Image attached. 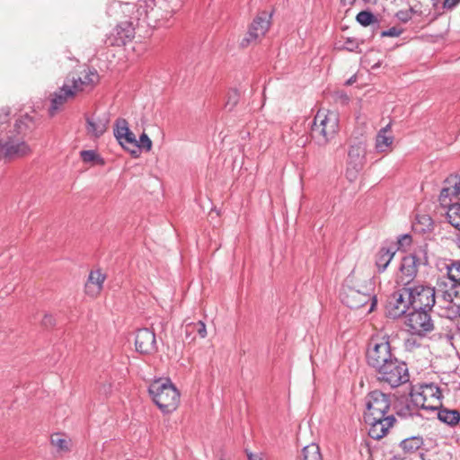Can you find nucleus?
I'll return each mask as SVG.
<instances>
[{"mask_svg": "<svg viewBox=\"0 0 460 460\" xmlns=\"http://www.w3.org/2000/svg\"><path fill=\"white\" fill-rule=\"evenodd\" d=\"M376 373L379 382L386 384L392 388L406 384L410 379L407 365L397 358L381 367Z\"/></svg>", "mask_w": 460, "mask_h": 460, "instance_id": "0eeeda50", "label": "nucleus"}, {"mask_svg": "<svg viewBox=\"0 0 460 460\" xmlns=\"http://www.w3.org/2000/svg\"><path fill=\"white\" fill-rule=\"evenodd\" d=\"M26 130L27 124L22 119H16L13 129L0 138V160L22 157L31 153L30 146L23 139Z\"/></svg>", "mask_w": 460, "mask_h": 460, "instance_id": "f03ea898", "label": "nucleus"}, {"mask_svg": "<svg viewBox=\"0 0 460 460\" xmlns=\"http://www.w3.org/2000/svg\"><path fill=\"white\" fill-rule=\"evenodd\" d=\"M85 120V128L87 134L96 138L104 134L110 123V118L108 114H103L102 116L87 117Z\"/></svg>", "mask_w": 460, "mask_h": 460, "instance_id": "412c9836", "label": "nucleus"}, {"mask_svg": "<svg viewBox=\"0 0 460 460\" xmlns=\"http://www.w3.org/2000/svg\"><path fill=\"white\" fill-rule=\"evenodd\" d=\"M405 293L413 309L430 310L436 303V291L424 284H412L405 288Z\"/></svg>", "mask_w": 460, "mask_h": 460, "instance_id": "9d476101", "label": "nucleus"}, {"mask_svg": "<svg viewBox=\"0 0 460 460\" xmlns=\"http://www.w3.org/2000/svg\"><path fill=\"white\" fill-rule=\"evenodd\" d=\"M335 48L341 50L356 51L358 48V42L354 38H347L342 44L341 42L336 43Z\"/></svg>", "mask_w": 460, "mask_h": 460, "instance_id": "f704fd0d", "label": "nucleus"}, {"mask_svg": "<svg viewBox=\"0 0 460 460\" xmlns=\"http://www.w3.org/2000/svg\"><path fill=\"white\" fill-rule=\"evenodd\" d=\"M271 13L267 12L260 13L250 25L246 37L241 42L243 48L247 47L250 43L257 41L262 38L269 31L270 26Z\"/></svg>", "mask_w": 460, "mask_h": 460, "instance_id": "f8f14e48", "label": "nucleus"}, {"mask_svg": "<svg viewBox=\"0 0 460 460\" xmlns=\"http://www.w3.org/2000/svg\"><path fill=\"white\" fill-rule=\"evenodd\" d=\"M343 287H351L358 291L373 294L374 283L369 275H365L362 271L353 270L344 279Z\"/></svg>", "mask_w": 460, "mask_h": 460, "instance_id": "f3484780", "label": "nucleus"}, {"mask_svg": "<svg viewBox=\"0 0 460 460\" xmlns=\"http://www.w3.org/2000/svg\"><path fill=\"white\" fill-rule=\"evenodd\" d=\"M395 17L400 22L406 23L411 19V11L400 10L395 13Z\"/></svg>", "mask_w": 460, "mask_h": 460, "instance_id": "37998d69", "label": "nucleus"}, {"mask_svg": "<svg viewBox=\"0 0 460 460\" xmlns=\"http://www.w3.org/2000/svg\"><path fill=\"white\" fill-rule=\"evenodd\" d=\"M8 116V113H4V119H6Z\"/></svg>", "mask_w": 460, "mask_h": 460, "instance_id": "13d9d810", "label": "nucleus"}, {"mask_svg": "<svg viewBox=\"0 0 460 460\" xmlns=\"http://www.w3.org/2000/svg\"><path fill=\"white\" fill-rule=\"evenodd\" d=\"M423 446V438L420 436H413L403 439L400 443V447L404 454L411 455Z\"/></svg>", "mask_w": 460, "mask_h": 460, "instance_id": "c85d7f7f", "label": "nucleus"}, {"mask_svg": "<svg viewBox=\"0 0 460 460\" xmlns=\"http://www.w3.org/2000/svg\"><path fill=\"white\" fill-rule=\"evenodd\" d=\"M122 9L124 13L131 14L130 21H133V22L146 20L149 13L154 11L152 2L149 4L146 0H138L135 4H125Z\"/></svg>", "mask_w": 460, "mask_h": 460, "instance_id": "6ab92c4d", "label": "nucleus"}, {"mask_svg": "<svg viewBox=\"0 0 460 460\" xmlns=\"http://www.w3.org/2000/svg\"><path fill=\"white\" fill-rule=\"evenodd\" d=\"M437 285L438 288H441L443 286H446V283L443 279H438Z\"/></svg>", "mask_w": 460, "mask_h": 460, "instance_id": "3c124183", "label": "nucleus"}, {"mask_svg": "<svg viewBox=\"0 0 460 460\" xmlns=\"http://www.w3.org/2000/svg\"><path fill=\"white\" fill-rule=\"evenodd\" d=\"M411 242V238L409 234L402 235L399 240L398 243L400 245H409Z\"/></svg>", "mask_w": 460, "mask_h": 460, "instance_id": "09e8293b", "label": "nucleus"}, {"mask_svg": "<svg viewBox=\"0 0 460 460\" xmlns=\"http://www.w3.org/2000/svg\"><path fill=\"white\" fill-rule=\"evenodd\" d=\"M438 1H439V0H432V2H433V5H434V6H437V4H438Z\"/></svg>", "mask_w": 460, "mask_h": 460, "instance_id": "6e6d98bb", "label": "nucleus"}, {"mask_svg": "<svg viewBox=\"0 0 460 460\" xmlns=\"http://www.w3.org/2000/svg\"><path fill=\"white\" fill-rule=\"evenodd\" d=\"M154 402L164 413L175 411L180 402V393L169 379L155 380L148 388Z\"/></svg>", "mask_w": 460, "mask_h": 460, "instance_id": "7ed1b4c3", "label": "nucleus"}, {"mask_svg": "<svg viewBox=\"0 0 460 460\" xmlns=\"http://www.w3.org/2000/svg\"><path fill=\"white\" fill-rule=\"evenodd\" d=\"M417 224L421 225L420 231H430L433 228V220L428 215L418 216Z\"/></svg>", "mask_w": 460, "mask_h": 460, "instance_id": "e433bc0d", "label": "nucleus"}, {"mask_svg": "<svg viewBox=\"0 0 460 460\" xmlns=\"http://www.w3.org/2000/svg\"><path fill=\"white\" fill-rule=\"evenodd\" d=\"M248 458H249V460H261L260 458H258L257 456H252V454L248 455Z\"/></svg>", "mask_w": 460, "mask_h": 460, "instance_id": "603ef678", "label": "nucleus"}, {"mask_svg": "<svg viewBox=\"0 0 460 460\" xmlns=\"http://www.w3.org/2000/svg\"><path fill=\"white\" fill-rule=\"evenodd\" d=\"M366 358L368 366L375 371L396 358L392 352L389 337L386 335L372 337L368 342Z\"/></svg>", "mask_w": 460, "mask_h": 460, "instance_id": "39448f33", "label": "nucleus"}, {"mask_svg": "<svg viewBox=\"0 0 460 460\" xmlns=\"http://www.w3.org/2000/svg\"><path fill=\"white\" fill-rule=\"evenodd\" d=\"M405 346L407 349H411L416 346V341L413 339H407L405 341Z\"/></svg>", "mask_w": 460, "mask_h": 460, "instance_id": "8fccbe9b", "label": "nucleus"}, {"mask_svg": "<svg viewBox=\"0 0 460 460\" xmlns=\"http://www.w3.org/2000/svg\"><path fill=\"white\" fill-rule=\"evenodd\" d=\"M135 147L144 149L146 151H150L152 148V141L149 137L145 132H143L139 137V140H137V145Z\"/></svg>", "mask_w": 460, "mask_h": 460, "instance_id": "4c0bfd02", "label": "nucleus"}, {"mask_svg": "<svg viewBox=\"0 0 460 460\" xmlns=\"http://www.w3.org/2000/svg\"><path fill=\"white\" fill-rule=\"evenodd\" d=\"M448 223L460 231V203L446 207Z\"/></svg>", "mask_w": 460, "mask_h": 460, "instance_id": "c756f323", "label": "nucleus"}, {"mask_svg": "<svg viewBox=\"0 0 460 460\" xmlns=\"http://www.w3.org/2000/svg\"><path fill=\"white\" fill-rule=\"evenodd\" d=\"M98 391L100 394L107 396L111 393V385L110 383H103L99 385Z\"/></svg>", "mask_w": 460, "mask_h": 460, "instance_id": "a18cd8bd", "label": "nucleus"}, {"mask_svg": "<svg viewBox=\"0 0 460 460\" xmlns=\"http://www.w3.org/2000/svg\"><path fill=\"white\" fill-rule=\"evenodd\" d=\"M55 323H56V321L51 314H46L42 319V324L45 327H51V326L55 325Z\"/></svg>", "mask_w": 460, "mask_h": 460, "instance_id": "49530a36", "label": "nucleus"}, {"mask_svg": "<svg viewBox=\"0 0 460 460\" xmlns=\"http://www.w3.org/2000/svg\"><path fill=\"white\" fill-rule=\"evenodd\" d=\"M135 37V24L133 21L120 22L108 37L111 45H125Z\"/></svg>", "mask_w": 460, "mask_h": 460, "instance_id": "a211bd4d", "label": "nucleus"}, {"mask_svg": "<svg viewBox=\"0 0 460 460\" xmlns=\"http://www.w3.org/2000/svg\"><path fill=\"white\" fill-rule=\"evenodd\" d=\"M167 2L168 5L164 7V11L167 14H172L182 6L184 0H163Z\"/></svg>", "mask_w": 460, "mask_h": 460, "instance_id": "ea45409f", "label": "nucleus"}, {"mask_svg": "<svg viewBox=\"0 0 460 460\" xmlns=\"http://www.w3.org/2000/svg\"><path fill=\"white\" fill-rule=\"evenodd\" d=\"M428 309H413L407 314L405 327L411 335L425 337L434 331L435 324Z\"/></svg>", "mask_w": 460, "mask_h": 460, "instance_id": "1a4fd4ad", "label": "nucleus"}, {"mask_svg": "<svg viewBox=\"0 0 460 460\" xmlns=\"http://www.w3.org/2000/svg\"><path fill=\"white\" fill-rule=\"evenodd\" d=\"M128 129V124L125 119H118L116 120L113 134L118 142L123 138Z\"/></svg>", "mask_w": 460, "mask_h": 460, "instance_id": "2f4dec72", "label": "nucleus"}, {"mask_svg": "<svg viewBox=\"0 0 460 460\" xmlns=\"http://www.w3.org/2000/svg\"><path fill=\"white\" fill-rule=\"evenodd\" d=\"M51 443L59 450L68 449V442L65 438H62L58 434L53 435L51 437Z\"/></svg>", "mask_w": 460, "mask_h": 460, "instance_id": "a19ab883", "label": "nucleus"}, {"mask_svg": "<svg viewBox=\"0 0 460 460\" xmlns=\"http://www.w3.org/2000/svg\"><path fill=\"white\" fill-rule=\"evenodd\" d=\"M459 3H460V0H444V2H443V8L446 9V10H452Z\"/></svg>", "mask_w": 460, "mask_h": 460, "instance_id": "de8ad7c7", "label": "nucleus"}, {"mask_svg": "<svg viewBox=\"0 0 460 460\" xmlns=\"http://www.w3.org/2000/svg\"><path fill=\"white\" fill-rule=\"evenodd\" d=\"M407 11H411V16H412V15H413V13H415L414 9H413V8H411H411H409V9H407Z\"/></svg>", "mask_w": 460, "mask_h": 460, "instance_id": "4d7b16f0", "label": "nucleus"}, {"mask_svg": "<svg viewBox=\"0 0 460 460\" xmlns=\"http://www.w3.org/2000/svg\"><path fill=\"white\" fill-rule=\"evenodd\" d=\"M80 156L84 163H93L96 164H103V159L94 150H83Z\"/></svg>", "mask_w": 460, "mask_h": 460, "instance_id": "473e14b6", "label": "nucleus"}, {"mask_svg": "<svg viewBox=\"0 0 460 460\" xmlns=\"http://www.w3.org/2000/svg\"><path fill=\"white\" fill-rule=\"evenodd\" d=\"M396 250L394 247L382 246L375 255V264L379 273L384 272L393 260Z\"/></svg>", "mask_w": 460, "mask_h": 460, "instance_id": "5701e85b", "label": "nucleus"}, {"mask_svg": "<svg viewBox=\"0 0 460 460\" xmlns=\"http://www.w3.org/2000/svg\"><path fill=\"white\" fill-rule=\"evenodd\" d=\"M190 326L192 327V330L196 331L201 338H205L207 336L206 325L202 321L192 323Z\"/></svg>", "mask_w": 460, "mask_h": 460, "instance_id": "79ce46f5", "label": "nucleus"}, {"mask_svg": "<svg viewBox=\"0 0 460 460\" xmlns=\"http://www.w3.org/2000/svg\"><path fill=\"white\" fill-rule=\"evenodd\" d=\"M339 116L335 111L320 110L311 128L312 137L319 145H326L337 134Z\"/></svg>", "mask_w": 460, "mask_h": 460, "instance_id": "20e7f679", "label": "nucleus"}, {"mask_svg": "<svg viewBox=\"0 0 460 460\" xmlns=\"http://www.w3.org/2000/svg\"><path fill=\"white\" fill-rule=\"evenodd\" d=\"M391 130V125L388 124L382 128L376 137V149L378 153H386L392 150L394 137L387 133Z\"/></svg>", "mask_w": 460, "mask_h": 460, "instance_id": "b1692460", "label": "nucleus"}, {"mask_svg": "<svg viewBox=\"0 0 460 460\" xmlns=\"http://www.w3.org/2000/svg\"><path fill=\"white\" fill-rule=\"evenodd\" d=\"M435 412L440 421L451 427L457 425L460 421V412L457 410H449L442 406Z\"/></svg>", "mask_w": 460, "mask_h": 460, "instance_id": "cd10ccee", "label": "nucleus"}, {"mask_svg": "<svg viewBox=\"0 0 460 460\" xmlns=\"http://www.w3.org/2000/svg\"><path fill=\"white\" fill-rule=\"evenodd\" d=\"M410 306H411L410 299L403 287L388 297L385 305L386 314L393 319L399 318L407 312Z\"/></svg>", "mask_w": 460, "mask_h": 460, "instance_id": "2eb2a0df", "label": "nucleus"}, {"mask_svg": "<svg viewBox=\"0 0 460 460\" xmlns=\"http://www.w3.org/2000/svg\"><path fill=\"white\" fill-rule=\"evenodd\" d=\"M357 22L363 25L367 26L376 21L375 15L369 11H361L356 16Z\"/></svg>", "mask_w": 460, "mask_h": 460, "instance_id": "72a5a7b5", "label": "nucleus"}, {"mask_svg": "<svg viewBox=\"0 0 460 460\" xmlns=\"http://www.w3.org/2000/svg\"><path fill=\"white\" fill-rule=\"evenodd\" d=\"M159 4H160V8H162V4H163L162 1H159Z\"/></svg>", "mask_w": 460, "mask_h": 460, "instance_id": "bf43d9fd", "label": "nucleus"}, {"mask_svg": "<svg viewBox=\"0 0 460 460\" xmlns=\"http://www.w3.org/2000/svg\"><path fill=\"white\" fill-rule=\"evenodd\" d=\"M410 396L412 403L422 410L435 412L442 407V392L433 383L420 385L418 390L412 388Z\"/></svg>", "mask_w": 460, "mask_h": 460, "instance_id": "423d86ee", "label": "nucleus"}, {"mask_svg": "<svg viewBox=\"0 0 460 460\" xmlns=\"http://www.w3.org/2000/svg\"><path fill=\"white\" fill-rule=\"evenodd\" d=\"M76 91L73 88L72 84L67 81L59 91L54 93L51 99V105L49 112L50 116H54L59 108L70 98H73Z\"/></svg>", "mask_w": 460, "mask_h": 460, "instance_id": "aec40b11", "label": "nucleus"}, {"mask_svg": "<svg viewBox=\"0 0 460 460\" xmlns=\"http://www.w3.org/2000/svg\"><path fill=\"white\" fill-rule=\"evenodd\" d=\"M365 404L364 420L369 426L368 435L379 440L387 435L395 422L394 416L389 413L390 395L378 390L372 391L366 396Z\"/></svg>", "mask_w": 460, "mask_h": 460, "instance_id": "f257e3e1", "label": "nucleus"}, {"mask_svg": "<svg viewBox=\"0 0 460 460\" xmlns=\"http://www.w3.org/2000/svg\"><path fill=\"white\" fill-rule=\"evenodd\" d=\"M446 270L447 278L451 281V289L449 291L456 296L458 294L456 288H460V261H451L450 263L446 264Z\"/></svg>", "mask_w": 460, "mask_h": 460, "instance_id": "a878e982", "label": "nucleus"}, {"mask_svg": "<svg viewBox=\"0 0 460 460\" xmlns=\"http://www.w3.org/2000/svg\"><path fill=\"white\" fill-rule=\"evenodd\" d=\"M99 75L96 70H84V77L73 76L68 79V82L72 84L73 88L76 91H84L86 87H92L98 82Z\"/></svg>", "mask_w": 460, "mask_h": 460, "instance_id": "4be33fe9", "label": "nucleus"}, {"mask_svg": "<svg viewBox=\"0 0 460 460\" xmlns=\"http://www.w3.org/2000/svg\"><path fill=\"white\" fill-rule=\"evenodd\" d=\"M105 276L99 270L91 271L88 281L85 284V292L91 296H95L102 289Z\"/></svg>", "mask_w": 460, "mask_h": 460, "instance_id": "393cba45", "label": "nucleus"}, {"mask_svg": "<svg viewBox=\"0 0 460 460\" xmlns=\"http://www.w3.org/2000/svg\"><path fill=\"white\" fill-rule=\"evenodd\" d=\"M125 149H128V146H132L135 147L137 145V138L135 134L128 129V131L124 135L123 138L119 142Z\"/></svg>", "mask_w": 460, "mask_h": 460, "instance_id": "58836bf2", "label": "nucleus"}, {"mask_svg": "<svg viewBox=\"0 0 460 460\" xmlns=\"http://www.w3.org/2000/svg\"><path fill=\"white\" fill-rule=\"evenodd\" d=\"M131 154L133 155L134 157H137L138 156V151L137 150H132Z\"/></svg>", "mask_w": 460, "mask_h": 460, "instance_id": "864d4df0", "label": "nucleus"}, {"mask_svg": "<svg viewBox=\"0 0 460 460\" xmlns=\"http://www.w3.org/2000/svg\"><path fill=\"white\" fill-rule=\"evenodd\" d=\"M429 259L425 250L420 249L414 253L404 256L401 261L399 272L396 277V282L404 288L412 285V281L417 276L418 268L420 265H426Z\"/></svg>", "mask_w": 460, "mask_h": 460, "instance_id": "6e6552de", "label": "nucleus"}, {"mask_svg": "<svg viewBox=\"0 0 460 460\" xmlns=\"http://www.w3.org/2000/svg\"><path fill=\"white\" fill-rule=\"evenodd\" d=\"M227 100L226 102V104H225V107L226 109H228L229 111H231L238 102L239 101V93L237 92V90H230L228 93H227V96H226Z\"/></svg>", "mask_w": 460, "mask_h": 460, "instance_id": "c9c22d12", "label": "nucleus"}, {"mask_svg": "<svg viewBox=\"0 0 460 460\" xmlns=\"http://www.w3.org/2000/svg\"><path fill=\"white\" fill-rule=\"evenodd\" d=\"M438 200L443 208L460 204V175H450L445 180Z\"/></svg>", "mask_w": 460, "mask_h": 460, "instance_id": "4468645a", "label": "nucleus"}, {"mask_svg": "<svg viewBox=\"0 0 460 460\" xmlns=\"http://www.w3.org/2000/svg\"><path fill=\"white\" fill-rule=\"evenodd\" d=\"M340 297L341 302L351 309H358L370 303L369 312H371L376 305V299L373 294L353 289L349 286V288L342 286Z\"/></svg>", "mask_w": 460, "mask_h": 460, "instance_id": "9b49d317", "label": "nucleus"}, {"mask_svg": "<svg viewBox=\"0 0 460 460\" xmlns=\"http://www.w3.org/2000/svg\"><path fill=\"white\" fill-rule=\"evenodd\" d=\"M353 81H354L353 78L349 79L347 81V84H351Z\"/></svg>", "mask_w": 460, "mask_h": 460, "instance_id": "5fc2aeb1", "label": "nucleus"}, {"mask_svg": "<svg viewBox=\"0 0 460 460\" xmlns=\"http://www.w3.org/2000/svg\"><path fill=\"white\" fill-rule=\"evenodd\" d=\"M402 33V29H398L396 27H392L389 30L383 31L381 32V37H398Z\"/></svg>", "mask_w": 460, "mask_h": 460, "instance_id": "c03bdc74", "label": "nucleus"}, {"mask_svg": "<svg viewBox=\"0 0 460 460\" xmlns=\"http://www.w3.org/2000/svg\"><path fill=\"white\" fill-rule=\"evenodd\" d=\"M302 460H323L319 446L312 443L302 450Z\"/></svg>", "mask_w": 460, "mask_h": 460, "instance_id": "7c9ffc66", "label": "nucleus"}, {"mask_svg": "<svg viewBox=\"0 0 460 460\" xmlns=\"http://www.w3.org/2000/svg\"><path fill=\"white\" fill-rule=\"evenodd\" d=\"M137 351L142 354H154L157 351L155 334L148 328L137 330L135 339Z\"/></svg>", "mask_w": 460, "mask_h": 460, "instance_id": "dca6fc26", "label": "nucleus"}, {"mask_svg": "<svg viewBox=\"0 0 460 460\" xmlns=\"http://www.w3.org/2000/svg\"><path fill=\"white\" fill-rule=\"evenodd\" d=\"M453 296H455L454 293L447 290L444 292V298L447 305L443 307L442 315L451 320L460 317V305L453 303Z\"/></svg>", "mask_w": 460, "mask_h": 460, "instance_id": "bb28decb", "label": "nucleus"}, {"mask_svg": "<svg viewBox=\"0 0 460 460\" xmlns=\"http://www.w3.org/2000/svg\"><path fill=\"white\" fill-rule=\"evenodd\" d=\"M366 146L363 142H358L349 146L348 152L347 177L349 181H354L359 171L363 168L365 162Z\"/></svg>", "mask_w": 460, "mask_h": 460, "instance_id": "ddd939ff", "label": "nucleus"}]
</instances>
